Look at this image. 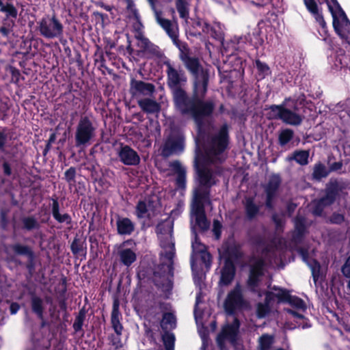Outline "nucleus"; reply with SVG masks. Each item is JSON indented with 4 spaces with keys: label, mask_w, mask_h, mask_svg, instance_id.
I'll return each instance as SVG.
<instances>
[{
    "label": "nucleus",
    "mask_w": 350,
    "mask_h": 350,
    "mask_svg": "<svg viewBox=\"0 0 350 350\" xmlns=\"http://www.w3.org/2000/svg\"><path fill=\"white\" fill-rule=\"evenodd\" d=\"M263 22L262 20L258 23V28L254 29L252 33H248L247 37H239L234 38V40L237 41L238 44L241 43H245L246 41H249L250 44L253 46L255 49H258L260 46H262L264 43V40L261 36V30L259 27V25Z\"/></svg>",
    "instance_id": "24"
},
{
    "label": "nucleus",
    "mask_w": 350,
    "mask_h": 350,
    "mask_svg": "<svg viewBox=\"0 0 350 350\" xmlns=\"http://www.w3.org/2000/svg\"><path fill=\"white\" fill-rule=\"evenodd\" d=\"M151 3L153 9L155 12V16L157 23L161 25V27L166 31L167 34L169 36L175 31L174 28L172 27V24L171 21L169 19H165L161 17L162 12L161 11H157L154 7V0H148Z\"/></svg>",
    "instance_id": "35"
},
{
    "label": "nucleus",
    "mask_w": 350,
    "mask_h": 350,
    "mask_svg": "<svg viewBox=\"0 0 350 350\" xmlns=\"http://www.w3.org/2000/svg\"><path fill=\"white\" fill-rule=\"evenodd\" d=\"M169 167L170 170L176 174L175 179L176 189L178 190H185L187 185L186 168L178 160H174L170 162Z\"/></svg>",
    "instance_id": "17"
},
{
    "label": "nucleus",
    "mask_w": 350,
    "mask_h": 350,
    "mask_svg": "<svg viewBox=\"0 0 350 350\" xmlns=\"http://www.w3.org/2000/svg\"><path fill=\"white\" fill-rule=\"evenodd\" d=\"M16 18H12V16H7L5 14V17L3 19V25L0 27V33L2 36L8 38L10 33L13 30V27L15 26V20Z\"/></svg>",
    "instance_id": "40"
},
{
    "label": "nucleus",
    "mask_w": 350,
    "mask_h": 350,
    "mask_svg": "<svg viewBox=\"0 0 350 350\" xmlns=\"http://www.w3.org/2000/svg\"><path fill=\"white\" fill-rule=\"evenodd\" d=\"M121 315H111V326L118 336H121L123 330V326L120 321Z\"/></svg>",
    "instance_id": "52"
},
{
    "label": "nucleus",
    "mask_w": 350,
    "mask_h": 350,
    "mask_svg": "<svg viewBox=\"0 0 350 350\" xmlns=\"http://www.w3.org/2000/svg\"><path fill=\"white\" fill-rule=\"evenodd\" d=\"M240 325L239 319L235 317L232 323L227 325L222 329L224 338H226L233 345L237 343Z\"/></svg>",
    "instance_id": "25"
},
{
    "label": "nucleus",
    "mask_w": 350,
    "mask_h": 350,
    "mask_svg": "<svg viewBox=\"0 0 350 350\" xmlns=\"http://www.w3.org/2000/svg\"><path fill=\"white\" fill-rule=\"evenodd\" d=\"M341 190L342 187L337 180L330 181L326 187L325 196L321 198L332 205L335 202Z\"/></svg>",
    "instance_id": "27"
},
{
    "label": "nucleus",
    "mask_w": 350,
    "mask_h": 350,
    "mask_svg": "<svg viewBox=\"0 0 350 350\" xmlns=\"http://www.w3.org/2000/svg\"><path fill=\"white\" fill-rule=\"evenodd\" d=\"M185 150V137L181 135L168 136L161 148V156L168 158L173 154H180Z\"/></svg>",
    "instance_id": "10"
},
{
    "label": "nucleus",
    "mask_w": 350,
    "mask_h": 350,
    "mask_svg": "<svg viewBox=\"0 0 350 350\" xmlns=\"http://www.w3.org/2000/svg\"><path fill=\"white\" fill-rule=\"evenodd\" d=\"M5 0H0V12L4 13L7 16L17 18L18 10L12 3H4Z\"/></svg>",
    "instance_id": "44"
},
{
    "label": "nucleus",
    "mask_w": 350,
    "mask_h": 350,
    "mask_svg": "<svg viewBox=\"0 0 350 350\" xmlns=\"http://www.w3.org/2000/svg\"><path fill=\"white\" fill-rule=\"evenodd\" d=\"M265 261L262 258L256 259L250 266L248 278L246 282L247 288L251 293H257L258 297L262 296L261 291L258 290L261 278L264 275Z\"/></svg>",
    "instance_id": "9"
},
{
    "label": "nucleus",
    "mask_w": 350,
    "mask_h": 350,
    "mask_svg": "<svg viewBox=\"0 0 350 350\" xmlns=\"http://www.w3.org/2000/svg\"><path fill=\"white\" fill-rule=\"evenodd\" d=\"M10 248L16 256H24L27 258L26 262L16 261V262L19 265L24 266L28 275L32 277L36 272L37 263V256L32 247L16 243L10 245Z\"/></svg>",
    "instance_id": "6"
},
{
    "label": "nucleus",
    "mask_w": 350,
    "mask_h": 350,
    "mask_svg": "<svg viewBox=\"0 0 350 350\" xmlns=\"http://www.w3.org/2000/svg\"><path fill=\"white\" fill-rule=\"evenodd\" d=\"M312 206L311 212L313 215L317 217H320L322 215L323 212L326 206H330L329 204H327L323 198H320L319 199H317L312 201Z\"/></svg>",
    "instance_id": "42"
},
{
    "label": "nucleus",
    "mask_w": 350,
    "mask_h": 350,
    "mask_svg": "<svg viewBox=\"0 0 350 350\" xmlns=\"http://www.w3.org/2000/svg\"><path fill=\"white\" fill-rule=\"evenodd\" d=\"M222 224L218 219H214L213 222V233L215 240L220 239L221 237Z\"/></svg>",
    "instance_id": "57"
},
{
    "label": "nucleus",
    "mask_w": 350,
    "mask_h": 350,
    "mask_svg": "<svg viewBox=\"0 0 350 350\" xmlns=\"http://www.w3.org/2000/svg\"><path fill=\"white\" fill-rule=\"evenodd\" d=\"M169 37L172 40L174 44L178 49L179 59L182 61L183 56L186 55L190 56V49L186 42H182L178 39V36L176 31L169 35Z\"/></svg>",
    "instance_id": "38"
},
{
    "label": "nucleus",
    "mask_w": 350,
    "mask_h": 350,
    "mask_svg": "<svg viewBox=\"0 0 350 350\" xmlns=\"http://www.w3.org/2000/svg\"><path fill=\"white\" fill-rule=\"evenodd\" d=\"M119 256L120 262L127 267H129L137 260L136 254L130 248L120 250Z\"/></svg>",
    "instance_id": "39"
},
{
    "label": "nucleus",
    "mask_w": 350,
    "mask_h": 350,
    "mask_svg": "<svg viewBox=\"0 0 350 350\" xmlns=\"http://www.w3.org/2000/svg\"><path fill=\"white\" fill-rule=\"evenodd\" d=\"M87 310L85 307L81 308L78 314L75 317L74 323L72 325L73 329L75 333L82 331L84 321L85 319Z\"/></svg>",
    "instance_id": "46"
},
{
    "label": "nucleus",
    "mask_w": 350,
    "mask_h": 350,
    "mask_svg": "<svg viewBox=\"0 0 350 350\" xmlns=\"http://www.w3.org/2000/svg\"><path fill=\"white\" fill-rule=\"evenodd\" d=\"M9 210L6 208H1L0 211V227L2 230H6L8 229L10 221L8 217Z\"/></svg>",
    "instance_id": "55"
},
{
    "label": "nucleus",
    "mask_w": 350,
    "mask_h": 350,
    "mask_svg": "<svg viewBox=\"0 0 350 350\" xmlns=\"http://www.w3.org/2000/svg\"><path fill=\"white\" fill-rule=\"evenodd\" d=\"M148 207L145 201L139 200L135 207V215L137 218H143L148 213Z\"/></svg>",
    "instance_id": "54"
},
{
    "label": "nucleus",
    "mask_w": 350,
    "mask_h": 350,
    "mask_svg": "<svg viewBox=\"0 0 350 350\" xmlns=\"http://www.w3.org/2000/svg\"><path fill=\"white\" fill-rule=\"evenodd\" d=\"M307 10L314 16L321 27H325V21L323 14L319 11L318 5L314 0H303Z\"/></svg>",
    "instance_id": "28"
},
{
    "label": "nucleus",
    "mask_w": 350,
    "mask_h": 350,
    "mask_svg": "<svg viewBox=\"0 0 350 350\" xmlns=\"http://www.w3.org/2000/svg\"><path fill=\"white\" fill-rule=\"evenodd\" d=\"M309 150H295L291 155L288 156L287 159L289 161H295L300 165H306L309 162Z\"/></svg>",
    "instance_id": "37"
},
{
    "label": "nucleus",
    "mask_w": 350,
    "mask_h": 350,
    "mask_svg": "<svg viewBox=\"0 0 350 350\" xmlns=\"http://www.w3.org/2000/svg\"><path fill=\"white\" fill-rule=\"evenodd\" d=\"M64 28L62 23L55 13L46 14L37 22V30L42 37L48 40L58 38L62 44L66 42V40H62Z\"/></svg>",
    "instance_id": "4"
},
{
    "label": "nucleus",
    "mask_w": 350,
    "mask_h": 350,
    "mask_svg": "<svg viewBox=\"0 0 350 350\" xmlns=\"http://www.w3.org/2000/svg\"><path fill=\"white\" fill-rule=\"evenodd\" d=\"M225 259L229 258L233 262L241 259L243 254L241 252V245L237 243L230 244L224 249Z\"/></svg>",
    "instance_id": "33"
},
{
    "label": "nucleus",
    "mask_w": 350,
    "mask_h": 350,
    "mask_svg": "<svg viewBox=\"0 0 350 350\" xmlns=\"http://www.w3.org/2000/svg\"><path fill=\"white\" fill-rule=\"evenodd\" d=\"M167 276L170 277L168 273L167 264L160 263L157 270L154 271V284L164 292H170L173 287V283L171 279L166 278Z\"/></svg>",
    "instance_id": "12"
},
{
    "label": "nucleus",
    "mask_w": 350,
    "mask_h": 350,
    "mask_svg": "<svg viewBox=\"0 0 350 350\" xmlns=\"http://www.w3.org/2000/svg\"><path fill=\"white\" fill-rule=\"evenodd\" d=\"M70 250L75 256H85L87 253V243L85 238H79L77 235L74 237L70 244Z\"/></svg>",
    "instance_id": "32"
},
{
    "label": "nucleus",
    "mask_w": 350,
    "mask_h": 350,
    "mask_svg": "<svg viewBox=\"0 0 350 350\" xmlns=\"http://www.w3.org/2000/svg\"><path fill=\"white\" fill-rule=\"evenodd\" d=\"M271 311L270 306L259 302L256 305V315L258 318L265 317Z\"/></svg>",
    "instance_id": "53"
},
{
    "label": "nucleus",
    "mask_w": 350,
    "mask_h": 350,
    "mask_svg": "<svg viewBox=\"0 0 350 350\" xmlns=\"http://www.w3.org/2000/svg\"><path fill=\"white\" fill-rule=\"evenodd\" d=\"M329 170H327L325 165L321 162L314 164L312 172V178L314 180H320L323 178H325L329 175Z\"/></svg>",
    "instance_id": "43"
},
{
    "label": "nucleus",
    "mask_w": 350,
    "mask_h": 350,
    "mask_svg": "<svg viewBox=\"0 0 350 350\" xmlns=\"http://www.w3.org/2000/svg\"><path fill=\"white\" fill-rule=\"evenodd\" d=\"M108 339L110 341V344L114 347L115 349H119L123 347L120 336L117 335V336H116L114 334H111L108 336Z\"/></svg>",
    "instance_id": "60"
},
{
    "label": "nucleus",
    "mask_w": 350,
    "mask_h": 350,
    "mask_svg": "<svg viewBox=\"0 0 350 350\" xmlns=\"http://www.w3.org/2000/svg\"><path fill=\"white\" fill-rule=\"evenodd\" d=\"M162 341L165 350H174L175 336L173 333L165 332L162 335Z\"/></svg>",
    "instance_id": "49"
},
{
    "label": "nucleus",
    "mask_w": 350,
    "mask_h": 350,
    "mask_svg": "<svg viewBox=\"0 0 350 350\" xmlns=\"http://www.w3.org/2000/svg\"><path fill=\"white\" fill-rule=\"evenodd\" d=\"M241 286L237 284L230 290L224 302V308L226 314L233 315L238 310H241L247 306Z\"/></svg>",
    "instance_id": "8"
},
{
    "label": "nucleus",
    "mask_w": 350,
    "mask_h": 350,
    "mask_svg": "<svg viewBox=\"0 0 350 350\" xmlns=\"http://www.w3.org/2000/svg\"><path fill=\"white\" fill-rule=\"evenodd\" d=\"M273 289L281 291V294L278 295L279 303H288L297 309L306 310V306L304 301L297 296L291 295L287 289L275 286H273Z\"/></svg>",
    "instance_id": "18"
},
{
    "label": "nucleus",
    "mask_w": 350,
    "mask_h": 350,
    "mask_svg": "<svg viewBox=\"0 0 350 350\" xmlns=\"http://www.w3.org/2000/svg\"><path fill=\"white\" fill-rule=\"evenodd\" d=\"M116 228L118 234L131 235L135 231V225L131 219L118 215L116 219Z\"/></svg>",
    "instance_id": "26"
},
{
    "label": "nucleus",
    "mask_w": 350,
    "mask_h": 350,
    "mask_svg": "<svg viewBox=\"0 0 350 350\" xmlns=\"http://www.w3.org/2000/svg\"><path fill=\"white\" fill-rule=\"evenodd\" d=\"M308 227L305 217L296 216L294 219V230L292 232L291 242L296 245L301 244L308 232Z\"/></svg>",
    "instance_id": "14"
},
{
    "label": "nucleus",
    "mask_w": 350,
    "mask_h": 350,
    "mask_svg": "<svg viewBox=\"0 0 350 350\" xmlns=\"http://www.w3.org/2000/svg\"><path fill=\"white\" fill-rule=\"evenodd\" d=\"M294 137V131L291 129L281 130L278 135V143L280 146H284L289 143Z\"/></svg>",
    "instance_id": "47"
},
{
    "label": "nucleus",
    "mask_w": 350,
    "mask_h": 350,
    "mask_svg": "<svg viewBox=\"0 0 350 350\" xmlns=\"http://www.w3.org/2000/svg\"><path fill=\"white\" fill-rule=\"evenodd\" d=\"M52 215L58 223H65L67 225L72 224V217L68 213L61 214L59 212V204L57 198L52 199Z\"/></svg>",
    "instance_id": "29"
},
{
    "label": "nucleus",
    "mask_w": 350,
    "mask_h": 350,
    "mask_svg": "<svg viewBox=\"0 0 350 350\" xmlns=\"http://www.w3.org/2000/svg\"><path fill=\"white\" fill-rule=\"evenodd\" d=\"M236 274L234 262L229 258L224 259V266L221 269V275L219 284L220 286H228L233 281Z\"/></svg>",
    "instance_id": "20"
},
{
    "label": "nucleus",
    "mask_w": 350,
    "mask_h": 350,
    "mask_svg": "<svg viewBox=\"0 0 350 350\" xmlns=\"http://www.w3.org/2000/svg\"><path fill=\"white\" fill-rule=\"evenodd\" d=\"M294 250L297 252L302 260L310 268L313 280L316 282L320 274L321 265L317 259L310 258L308 248L296 246Z\"/></svg>",
    "instance_id": "15"
},
{
    "label": "nucleus",
    "mask_w": 350,
    "mask_h": 350,
    "mask_svg": "<svg viewBox=\"0 0 350 350\" xmlns=\"http://www.w3.org/2000/svg\"><path fill=\"white\" fill-rule=\"evenodd\" d=\"M137 103L142 110L148 113H154L161 109L159 103L151 98H146L139 100Z\"/></svg>",
    "instance_id": "34"
},
{
    "label": "nucleus",
    "mask_w": 350,
    "mask_h": 350,
    "mask_svg": "<svg viewBox=\"0 0 350 350\" xmlns=\"http://www.w3.org/2000/svg\"><path fill=\"white\" fill-rule=\"evenodd\" d=\"M162 247L164 248H170L169 251L165 252V257L169 260L167 265L168 273L170 275V278L174 277V258L175 256V245L174 243L167 242V243H163Z\"/></svg>",
    "instance_id": "36"
},
{
    "label": "nucleus",
    "mask_w": 350,
    "mask_h": 350,
    "mask_svg": "<svg viewBox=\"0 0 350 350\" xmlns=\"http://www.w3.org/2000/svg\"><path fill=\"white\" fill-rule=\"evenodd\" d=\"M206 201L193 200V211L195 215L196 224L202 232L208 230L210 222L205 213L204 202Z\"/></svg>",
    "instance_id": "13"
},
{
    "label": "nucleus",
    "mask_w": 350,
    "mask_h": 350,
    "mask_svg": "<svg viewBox=\"0 0 350 350\" xmlns=\"http://www.w3.org/2000/svg\"><path fill=\"white\" fill-rule=\"evenodd\" d=\"M336 33L341 38L343 42L350 46V21L347 17L334 29Z\"/></svg>",
    "instance_id": "30"
},
{
    "label": "nucleus",
    "mask_w": 350,
    "mask_h": 350,
    "mask_svg": "<svg viewBox=\"0 0 350 350\" xmlns=\"http://www.w3.org/2000/svg\"><path fill=\"white\" fill-rule=\"evenodd\" d=\"M230 142L229 126L225 123L221 126L217 133L211 141L210 148L205 153L198 150L194 159L196 171L201 168H208L206 165L214 163L217 157L221 154L228 148Z\"/></svg>",
    "instance_id": "2"
},
{
    "label": "nucleus",
    "mask_w": 350,
    "mask_h": 350,
    "mask_svg": "<svg viewBox=\"0 0 350 350\" xmlns=\"http://www.w3.org/2000/svg\"><path fill=\"white\" fill-rule=\"evenodd\" d=\"M168 325L170 328H174L176 326V317L172 312H164L161 321V327L163 330H167Z\"/></svg>",
    "instance_id": "45"
},
{
    "label": "nucleus",
    "mask_w": 350,
    "mask_h": 350,
    "mask_svg": "<svg viewBox=\"0 0 350 350\" xmlns=\"http://www.w3.org/2000/svg\"><path fill=\"white\" fill-rule=\"evenodd\" d=\"M264 294L265 295V298L263 303L266 304L267 305L270 306L271 303L274 301L275 297L278 299V302L279 303L278 295L281 294V291L278 293H274L271 291H265Z\"/></svg>",
    "instance_id": "61"
},
{
    "label": "nucleus",
    "mask_w": 350,
    "mask_h": 350,
    "mask_svg": "<svg viewBox=\"0 0 350 350\" xmlns=\"http://www.w3.org/2000/svg\"><path fill=\"white\" fill-rule=\"evenodd\" d=\"M342 273L346 277L350 278V256L347 259L342 267Z\"/></svg>",
    "instance_id": "64"
},
{
    "label": "nucleus",
    "mask_w": 350,
    "mask_h": 350,
    "mask_svg": "<svg viewBox=\"0 0 350 350\" xmlns=\"http://www.w3.org/2000/svg\"><path fill=\"white\" fill-rule=\"evenodd\" d=\"M327 5L332 16V25L334 29L342 21L346 20L347 16L337 0H323Z\"/></svg>",
    "instance_id": "19"
},
{
    "label": "nucleus",
    "mask_w": 350,
    "mask_h": 350,
    "mask_svg": "<svg viewBox=\"0 0 350 350\" xmlns=\"http://www.w3.org/2000/svg\"><path fill=\"white\" fill-rule=\"evenodd\" d=\"M129 92L133 96L137 95L152 96L155 92V85L151 83L133 78L131 80Z\"/></svg>",
    "instance_id": "16"
},
{
    "label": "nucleus",
    "mask_w": 350,
    "mask_h": 350,
    "mask_svg": "<svg viewBox=\"0 0 350 350\" xmlns=\"http://www.w3.org/2000/svg\"><path fill=\"white\" fill-rule=\"evenodd\" d=\"M96 128L90 118L81 116L76 127L75 140L76 147H85L95 136Z\"/></svg>",
    "instance_id": "7"
},
{
    "label": "nucleus",
    "mask_w": 350,
    "mask_h": 350,
    "mask_svg": "<svg viewBox=\"0 0 350 350\" xmlns=\"http://www.w3.org/2000/svg\"><path fill=\"white\" fill-rule=\"evenodd\" d=\"M182 62L192 78L191 94L184 89L187 77L184 70H177L170 61H164L166 66L167 85L170 89L175 109L182 115L192 118L199 128L206 118L213 116L215 103L205 100L208 92L209 70L204 68L197 57L184 55Z\"/></svg>",
    "instance_id": "1"
},
{
    "label": "nucleus",
    "mask_w": 350,
    "mask_h": 350,
    "mask_svg": "<svg viewBox=\"0 0 350 350\" xmlns=\"http://www.w3.org/2000/svg\"><path fill=\"white\" fill-rule=\"evenodd\" d=\"M255 66L259 77L262 79L271 74V70L268 64L260 61L259 59L255 60Z\"/></svg>",
    "instance_id": "48"
},
{
    "label": "nucleus",
    "mask_w": 350,
    "mask_h": 350,
    "mask_svg": "<svg viewBox=\"0 0 350 350\" xmlns=\"http://www.w3.org/2000/svg\"><path fill=\"white\" fill-rule=\"evenodd\" d=\"M77 170L75 167H70L64 172V179L70 185L75 183Z\"/></svg>",
    "instance_id": "56"
},
{
    "label": "nucleus",
    "mask_w": 350,
    "mask_h": 350,
    "mask_svg": "<svg viewBox=\"0 0 350 350\" xmlns=\"http://www.w3.org/2000/svg\"><path fill=\"white\" fill-rule=\"evenodd\" d=\"M282 184V178L279 174H272L264 187L266 195L265 206L269 209L273 208V201L278 196L279 189Z\"/></svg>",
    "instance_id": "11"
},
{
    "label": "nucleus",
    "mask_w": 350,
    "mask_h": 350,
    "mask_svg": "<svg viewBox=\"0 0 350 350\" xmlns=\"http://www.w3.org/2000/svg\"><path fill=\"white\" fill-rule=\"evenodd\" d=\"M5 127L0 128V150L4 151L7 143L8 135Z\"/></svg>",
    "instance_id": "62"
},
{
    "label": "nucleus",
    "mask_w": 350,
    "mask_h": 350,
    "mask_svg": "<svg viewBox=\"0 0 350 350\" xmlns=\"http://www.w3.org/2000/svg\"><path fill=\"white\" fill-rule=\"evenodd\" d=\"M273 340L274 338L272 336L267 334H262L259 338L260 350H269L273 343Z\"/></svg>",
    "instance_id": "50"
},
{
    "label": "nucleus",
    "mask_w": 350,
    "mask_h": 350,
    "mask_svg": "<svg viewBox=\"0 0 350 350\" xmlns=\"http://www.w3.org/2000/svg\"><path fill=\"white\" fill-rule=\"evenodd\" d=\"M31 309L33 314L41 320V327H44L46 322L44 319V306L43 299L38 296L34 291H29Z\"/></svg>",
    "instance_id": "21"
},
{
    "label": "nucleus",
    "mask_w": 350,
    "mask_h": 350,
    "mask_svg": "<svg viewBox=\"0 0 350 350\" xmlns=\"http://www.w3.org/2000/svg\"><path fill=\"white\" fill-rule=\"evenodd\" d=\"M23 224L22 228L26 231H32L33 230H39L40 224L33 216L24 217L21 219Z\"/></svg>",
    "instance_id": "41"
},
{
    "label": "nucleus",
    "mask_w": 350,
    "mask_h": 350,
    "mask_svg": "<svg viewBox=\"0 0 350 350\" xmlns=\"http://www.w3.org/2000/svg\"><path fill=\"white\" fill-rule=\"evenodd\" d=\"M345 215L336 212L333 213L329 218V222L332 224L340 225L345 221Z\"/></svg>",
    "instance_id": "59"
},
{
    "label": "nucleus",
    "mask_w": 350,
    "mask_h": 350,
    "mask_svg": "<svg viewBox=\"0 0 350 350\" xmlns=\"http://www.w3.org/2000/svg\"><path fill=\"white\" fill-rule=\"evenodd\" d=\"M118 157L120 161L126 165H137L140 163L138 153L128 145L121 147Z\"/></svg>",
    "instance_id": "22"
},
{
    "label": "nucleus",
    "mask_w": 350,
    "mask_h": 350,
    "mask_svg": "<svg viewBox=\"0 0 350 350\" xmlns=\"http://www.w3.org/2000/svg\"><path fill=\"white\" fill-rule=\"evenodd\" d=\"M196 172L198 185L194 189L193 200L209 201L211 188L217 185L219 180L210 168H201Z\"/></svg>",
    "instance_id": "5"
},
{
    "label": "nucleus",
    "mask_w": 350,
    "mask_h": 350,
    "mask_svg": "<svg viewBox=\"0 0 350 350\" xmlns=\"http://www.w3.org/2000/svg\"><path fill=\"white\" fill-rule=\"evenodd\" d=\"M176 8L181 18L187 19L189 18V9L185 0H176Z\"/></svg>",
    "instance_id": "51"
},
{
    "label": "nucleus",
    "mask_w": 350,
    "mask_h": 350,
    "mask_svg": "<svg viewBox=\"0 0 350 350\" xmlns=\"http://www.w3.org/2000/svg\"><path fill=\"white\" fill-rule=\"evenodd\" d=\"M193 252L197 253H202L206 250V246L200 242V240L197 234L195 236V239L192 241L191 244Z\"/></svg>",
    "instance_id": "58"
},
{
    "label": "nucleus",
    "mask_w": 350,
    "mask_h": 350,
    "mask_svg": "<svg viewBox=\"0 0 350 350\" xmlns=\"http://www.w3.org/2000/svg\"><path fill=\"white\" fill-rule=\"evenodd\" d=\"M251 241L253 245L257 247H263L266 245L265 239L261 235H255L251 238Z\"/></svg>",
    "instance_id": "63"
},
{
    "label": "nucleus",
    "mask_w": 350,
    "mask_h": 350,
    "mask_svg": "<svg viewBox=\"0 0 350 350\" xmlns=\"http://www.w3.org/2000/svg\"><path fill=\"white\" fill-rule=\"evenodd\" d=\"M305 98H285L280 105H271L268 107L270 110L269 118L280 120L286 124L299 126L304 118L299 114V110L305 106Z\"/></svg>",
    "instance_id": "3"
},
{
    "label": "nucleus",
    "mask_w": 350,
    "mask_h": 350,
    "mask_svg": "<svg viewBox=\"0 0 350 350\" xmlns=\"http://www.w3.org/2000/svg\"><path fill=\"white\" fill-rule=\"evenodd\" d=\"M136 38L139 41L137 46L140 49V51L142 53L148 55L151 57L161 56L159 47L154 43L151 42L148 38L142 35H139L136 36Z\"/></svg>",
    "instance_id": "23"
},
{
    "label": "nucleus",
    "mask_w": 350,
    "mask_h": 350,
    "mask_svg": "<svg viewBox=\"0 0 350 350\" xmlns=\"http://www.w3.org/2000/svg\"><path fill=\"white\" fill-rule=\"evenodd\" d=\"M245 213L248 220H253L260 212V206L254 202L253 197H247L244 202Z\"/></svg>",
    "instance_id": "31"
}]
</instances>
